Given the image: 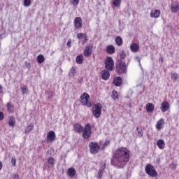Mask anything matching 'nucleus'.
<instances>
[{
	"mask_svg": "<svg viewBox=\"0 0 179 179\" xmlns=\"http://www.w3.org/2000/svg\"><path fill=\"white\" fill-rule=\"evenodd\" d=\"M130 157L131 151L125 147H120L113 154L111 164L117 169H124L128 164Z\"/></svg>",
	"mask_w": 179,
	"mask_h": 179,
	"instance_id": "nucleus-1",
	"label": "nucleus"
},
{
	"mask_svg": "<svg viewBox=\"0 0 179 179\" xmlns=\"http://www.w3.org/2000/svg\"><path fill=\"white\" fill-rule=\"evenodd\" d=\"M128 64H129V60L127 62V65L123 60H118L116 63V72L121 75L122 73H127L128 71Z\"/></svg>",
	"mask_w": 179,
	"mask_h": 179,
	"instance_id": "nucleus-2",
	"label": "nucleus"
},
{
	"mask_svg": "<svg viewBox=\"0 0 179 179\" xmlns=\"http://www.w3.org/2000/svg\"><path fill=\"white\" fill-rule=\"evenodd\" d=\"M145 171L150 177H157L158 173L155 166L150 164H147L145 166Z\"/></svg>",
	"mask_w": 179,
	"mask_h": 179,
	"instance_id": "nucleus-3",
	"label": "nucleus"
},
{
	"mask_svg": "<svg viewBox=\"0 0 179 179\" xmlns=\"http://www.w3.org/2000/svg\"><path fill=\"white\" fill-rule=\"evenodd\" d=\"M101 108H103V106L100 103L94 105L92 108V114L95 118H100L101 115Z\"/></svg>",
	"mask_w": 179,
	"mask_h": 179,
	"instance_id": "nucleus-4",
	"label": "nucleus"
},
{
	"mask_svg": "<svg viewBox=\"0 0 179 179\" xmlns=\"http://www.w3.org/2000/svg\"><path fill=\"white\" fill-rule=\"evenodd\" d=\"M83 132V138L84 139H89L92 136V125L90 123L86 124Z\"/></svg>",
	"mask_w": 179,
	"mask_h": 179,
	"instance_id": "nucleus-5",
	"label": "nucleus"
},
{
	"mask_svg": "<svg viewBox=\"0 0 179 179\" xmlns=\"http://www.w3.org/2000/svg\"><path fill=\"white\" fill-rule=\"evenodd\" d=\"M90 152L92 155H97L100 152V145L96 142L92 141L89 144Z\"/></svg>",
	"mask_w": 179,
	"mask_h": 179,
	"instance_id": "nucleus-6",
	"label": "nucleus"
},
{
	"mask_svg": "<svg viewBox=\"0 0 179 179\" xmlns=\"http://www.w3.org/2000/svg\"><path fill=\"white\" fill-rule=\"evenodd\" d=\"M89 100H90V96L87 94V93L85 92L83 95H81L80 103L83 104V106H87L89 108L92 107V103H89Z\"/></svg>",
	"mask_w": 179,
	"mask_h": 179,
	"instance_id": "nucleus-7",
	"label": "nucleus"
},
{
	"mask_svg": "<svg viewBox=\"0 0 179 179\" xmlns=\"http://www.w3.org/2000/svg\"><path fill=\"white\" fill-rule=\"evenodd\" d=\"M105 66L108 71H111L114 68V60L113 59V57H108L106 58Z\"/></svg>",
	"mask_w": 179,
	"mask_h": 179,
	"instance_id": "nucleus-8",
	"label": "nucleus"
},
{
	"mask_svg": "<svg viewBox=\"0 0 179 179\" xmlns=\"http://www.w3.org/2000/svg\"><path fill=\"white\" fill-rule=\"evenodd\" d=\"M92 52H93V45L90 44L85 46L83 52V55L87 58H89V57H92Z\"/></svg>",
	"mask_w": 179,
	"mask_h": 179,
	"instance_id": "nucleus-9",
	"label": "nucleus"
},
{
	"mask_svg": "<svg viewBox=\"0 0 179 179\" xmlns=\"http://www.w3.org/2000/svg\"><path fill=\"white\" fill-rule=\"evenodd\" d=\"M56 138L55 132L54 131H50L47 134V142L48 143L54 142Z\"/></svg>",
	"mask_w": 179,
	"mask_h": 179,
	"instance_id": "nucleus-10",
	"label": "nucleus"
},
{
	"mask_svg": "<svg viewBox=\"0 0 179 179\" xmlns=\"http://www.w3.org/2000/svg\"><path fill=\"white\" fill-rule=\"evenodd\" d=\"M46 166L48 169H51L55 166V159L52 157H49L46 162Z\"/></svg>",
	"mask_w": 179,
	"mask_h": 179,
	"instance_id": "nucleus-11",
	"label": "nucleus"
},
{
	"mask_svg": "<svg viewBox=\"0 0 179 179\" xmlns=\"http://www.w3.org/2000/svg\"><path fill=\"white\" fill-rule=\"evenodd\" d=\"M106 170V163L102 164L100 166V169L98 171V173L96 175L97 178L102 179L103 178V171Z\"/></svg>",
	"mask_w": 179,
	"mask_h": 179,
	"instance_id": "nucleus-12",
	"label": "nucleus"
},
{
	"mask_svg": "<svg viewBox=\"0 0 179 179\" xmlns=\"http://www.w3.org/2000/svg\"><path fill=\"white\" fill-rule=\"evenodd\" d=\"M161 110L162 113H166L170 110V103L167 101H163L161 105Z\"/></svg>",
	"mask_w": 179,
	"mask_h": 179,
	"instance_id": "nucleus-13",
	"label": "nucleus"
},
{
	"mask_svg": "<svg viewBox=\"0 0 179 179\" xmlns=\"http://www.w3.org/2000/svg\"><path fill=\"white\" fill-rule=\"evenodd\" d=\"M74 26L76 29H82V18L76 17L74 20Z\"/></svg>",
	"mask_w": 179,
	"mask_h": 179,
	"instance_id": "nucleus-14",
	"label": "nucleus"
},
{
	"mask_svg": "<svg viewBox=\"0 0 179 179\" xmlns=\"http://www.w3.org/2000/svg\"><path fill=\"white\" fill-rule=\"evenodd\" d=\"M101 78L103 79V80H108V79L110 78V71L108 70H103L101 72Z\"/></svg>",
	"mask_w": 179,
	"mask_h": 179,
	"instance_id": "nucleus-15",
	"label": "nucleus"
},
{
	"mask_svg": "<svg viewBox=\"0 0 179 179\" xmlns=\"http://www.w3.org/2000/svg\"><path fill=\"white\" fill-rule=\"evenodd\" d=\"M106 52L110 55L115 54V47H114L113 45L107 46Z\"/></svg>",
	"mask_w": 179,
	"mask_h": 179,
	"instance_id": "nucleus-16",
	"label": "nucleus"
},
{
	"mask_svg": "<svg viewBox=\"0 0 179 179\" xmlns=\"http://www.w3.org/2000/svg\"><path fill=\"white\" fill-rule=\"evenodd\" d=\"M74 130L76 132L81 134V132H83V127L79 123H76L74 125Z\"/></svg>",
	"mask_w": 179,
	"mask_h": 179,
	"instance_id": "nucleus-17",
	"label": "nucleus"
},
{
	"mask_svg": "<svg viewBox=\"0 0 179 179\" xmlns=\"http://www.w3.org/2000/svg\"><path fill=\"white\" fill-rule=\"evenodd\" d=\"M115 43L117 47H122V45L124 44V41L122 40V38L121 36H116L115 39Z\"/></svg>",
	"mask_w": 179,
	"mask_h": 179,
	"instance_id": "nucleus-18",
	"label": "nucleus"
},
{
	"mask_svg": "<svg viewBox=\"0 0 179 179\" xmlns=\"http://www.w3.org/2000/svg\"><path fill=\"white\" fill-rule=\"evenodd\" d=\"M160 16V10H152L150 12V17L157 18Z\"/></svg>",
	"mask_w": 179,
	"mask_h": 179,
	"instance_id": "nucleus-19",
	"label": "nucleus"
},
{
	"mask_svg": "<svg viewBox=\"0 0 179 179\" xmlns=\"http://www.w3.org/2000/svg\"><path fill=\"white\" fill-rule=\"evenodd\" d=\"M122 83V78L121 77H116L113 80V85L117 87L121 86Z\"/></svg>",
	"mask_w": 179,
	"mask_h": 179,
	"instance_id": "nucleus-20",
	"label": "nucleus"
},
{
	"mask_svg": "<svg viewBox=\"0 0 179 179\" xmlns=\"http://www.w3.org/2000/svg\"><path fill=\"white\" fill-rule=\"evenodd\" d=\"M67 174L69 177H75V174H76V170H75V168H69L67 170Z\"/></svg>",
	"mask_w": 179,
	"mask_h": 179,
	"instance_id": "nucleus-21",
	"label": "nucleus"
},
{
	"mask_svg": "<svg viewBox=\"0 0 179 179\" xmlns=\"http://www.w3.org/2000/svg\"><path fill=\"white\" fill-rule=\"evenodd\" d=\"M146 110L148 113H153V111H155V105H153V103H148L146 105Z\"/></svg>",
	"mask_w": 179,
	"mask_h": 179,
	"instance_id": "nucleus-22",
	"label": "nucleus"
},
{
	"mask_svg": "<svg viewBox=\"0 0 179 179\" xmlns=\"http://www.w3.org/2000/svg\"><path fill=\"white\" fill-rule=\"evenodd\" d=\"M77 38L82 39L84 38L83 43L87 42V36H86V34L83 33H79L77 34Z\"/></svg>",
	"mask_w": 179,
	"mask_h": 179,
	"instance_id": "nucleus-23",
	"label": "nucleus"
},
{
	"mask_svg": "<svg viewBox=\"0 0 179 179\" xmlns=\"http://www.w3.org/2000/svg\"><path fill=\"white\" fill-rule=\"evenodd\" d=\"M157 146H158L159 149L163 150L164 149V146H166V143L163 139H159L157 142Z\"/></svg>",
	"mask_w": 179,
	"mask_h": 179,
	"instance_id": "nucleus-24",
	"label": "nucleus"
},
{
	"mask_svg": "<svg viewBox=\"0 0 179 179\" xmlns=\"http://www.w3.org/2000/svg\"><path fill=\"white\" fill-rule=\"evenodd\" d=\"M164 124V119L162 118L157 121L156 124L157 129H161L163 128V125Z\"/></svg>",
	"mask_w": 179,
	"mask_h": 179,
	"instance_id": "nucleus-25",
	"label": "nucleus"
},
{
	"mask_svg": "<svg viewBox=\"0 0 179 179\" xmlns=\"http://www.w3.org/2000/svg\"><path fill=\"white\" fill-rule=\"evenodd\" d=\"M130 50L132 52H138L139 50V45L136 43H133L130 46Z\"/></svg>",
	"mask_w": 179,
	"mask_h": 179,
	"instance_id": "nucleus-26",
	"label": "nucleus"
},
{
	"mask_svg": "<svg viewBox=\"0 0 179 179\" xmlns=\"http://www.w3.org/2000/svg\"><path fill=\"white\" fill-rule=\"evenodd\" d=\"M34 129V125H33V124H30L25 129L24 133L26 134V135H27V134H29V132H31V131H33Z\"/></svg>",
	"mask_w": 179,
	"mask_h": 179,
	"instance_id": "nucleus-27",
	"label": "nucleus"
},
{
	"mask_svg": "<svg viewBox=\"0 0 179 179\" xmlns=\"http://www.w3.org/2000/svg\"><path fill=\"white\" fill-rule=\"evenodd\" d=\"M171 78L173 82H177L178 80V74L177 73H171Z\"/></svg>",
	"mask_w": 179,
	"mask_h": 179,
	"instance_id": "nucleus-28",
	"label": "nucleus"
},
{
	"mask_svg": "<svg viewBox=\"0 0 179 179\" xmlns=\"http://www.w3.org/2000/svg\"><path fill=\"white\" fill-rule=\"evenodd\" d=\"M137 136L138 138H142L143 136V130L139 127H136Z\"/></svg>",
	"mask_w": 179,
	"mask_h": 179,
	"instance_id": "nucleus-29",
	"label": "nucleus"
},
{
	"mask_svg": "<svg viewBox=\"0 0 179 179\" xmlns=\"http://www.w3.org/2000/svg\"><path fill=\"white\" fill-rule=\"evenodd\" d=\"M44 61H45V58L44 57V55H38L37 62H38V64H43Z\"/></svg>",
	"mask_w": 179,
	"mask_h": 179,
	"instance_id": "nucleus-30",
	"label": "nucleus"
},
{
	"mask_svg": "<svg viewBox=\"0 0 179 179\" xmlns=\"http://www.w3.org/2000/svg\"><path fill=\"white\" fill-rule=\"evenodd\" d=\"M15 117H10L8 120L9 127H11L12 128H13L15 127Z\"/></svg>",
	"mask_w": 179,
	"mask_h": 179,
	"instance_id": "nucleus-31",
	"label": "nucleus"
},
{
	"mask_svg": "<svg viewBox=\"0 0 179 179\" xmlns=\"http://www.w3.org/2000/svg\"><path fill=\"white\" fill-rule=\"evenodd\" d=\"M112 99L113 100H118V99H120V95L117 91L112 92Z\"/></svg>",
	"mask_w": 179,
	"mask_h": 179,
	"instance_id": "nucleus-32",
	"label": "nucleus"
},
{
	"mask_svg": "<svg viewBox=\"0 0 179 179\" xmlns=\"http://www.w3.org/2000/svg\"><path fill=\"white\" fill-rule=\"evenodd\" d=\"M76 63L80 64L83 62V55H80L76 57Z\"/></svg>",
	"mask_w": 179,
	"mask_h": 179,
	"instance_id": "nucleus-33",
	"label": "nucleus"
},
{
	"mask_svg": "<svg viewBox=\"0 0 179 179\" xmlns=\"http://www.w3.org/2000/svg\"><path fill=\"white\" fill-rule=\"evenodd\" d=\"M21 92L22 94H27L29 92V87L26 85L21 87Z\"/></svg>",
	"mask_w": 179,
	"mask_h": 179,
	"instance_id": "nucleus-34",
	"label": "nucleus"
},
{
	"mask_svg": "<svg viewBox=\"0 0 179 179\" xmlns=\"http://www.w3.org/2000/svg\"><path fill=\"white\" fill-rule=\"evenodd\" d=\"M7 111L8 113H13V105L10 103H7Z\"/></svg>",
	"mask_w": 179,
	"mask_h": 179,
	"instance_id": "nucleus-35",
	"label": "nucleus"
},
{
	"mask_svg": "<svg viewBox=\"0 0 179 179\" xmlns=\"http://www.w3.org/2000/svg\"><path fill=\"white\" fill-rule=\"evenodd\" d=\"M74 75H76V69H75L74 67H72L69 72V76H73Z\"/></svg>",
	"mask_w": 179,
	"mask_h": 179,
	"instance_id": "nucleus-36",
	"label": "nucleus"
},
{
	"mask_svg": "<svg viewBox=\"0 0 179 179\" xmlns=\"http://www.w3.org/2000/svg\"><path fill=\"white\" fill-rule=\"evenodd\" d=\"M113 3L114 6H116L117 8H120V6H121V0H113Z\"/></svg>",
	"mask_w": 179,
	"mask_h": 179,
	"instance_id": "nucleus-37",
	"label": "nucleus"
},
{
	"mask_svg": "<svg viewBox=\"0 0 179 179\" xmlns=\"http://www.w3.org/2000/svg\"><path fill=\"white\" fill-rule=\"evenodd\" d=\"M120 58V59H124L125 57H127V53H125V51L122 50L119 52Z\"/></svg>",
	"mask_w": 179,
	"mask_h": 179,
	"instance_id": "nucleus-38",
	"label": "nucleus"
},
{
	"mask_svg": "<svg viewBox=\"0 0 179 179\" xmlns=\"http://www.w3.org/2000/svg\"><path fill=\"white\" fill-rule=\"evenodd\" d=\"M171 11L173 12V13H176L177 10L179 9V6L178 5H173L171 6Z\"/></svg>",
	"mask_w": 179,
	"mask_h": 179,
	"instance_id": "nucleus-39",
	"label": "nucleus"
},
{
	"mask_svg": "<svg viewBox=\"0 0 179 179\" xmlns=\"http://www.w3.org/2000/svg\"><path fill=\"white\" fill-rule=\"evenodd\" d=\"M31 5V0H24V6L28 7Z\"/></svg>",
	"mask_w": 179,
	"mask_h": 179,
	"instance_id": "nucleus-40",
	"label": "nucleus"
},
{
	"mask_svg": "<svg viewBox=\"0 0 179 179\" xmlns=\"http://www.w3.org/2000/svg\"><path fill=\"white\" fill-rule=\"evenodd\" d=\"M11 163L13 167H15L16 166V158L12 157Z\"/></svg>",
	"mask_w": 179,
	"mask_h": 179,
	"instance_id": "nucleus-41",
	"label": "nucleus"
},
{
	"mask_svg": "<svg viewBox=\"0 0 179 179\" xmlns=\"http://www.w3.org/2000/svg\"><path fill=\"white\" fill-rule=\"evenodd\" d=\"M5 118L3 112L0 111V121H2Z\"/></svg>",
	"mask_w": 179,
	"mask_h": 179,
	"instance_id": "nucleus-42",
	"label": "nucleus"
},
{
	"mask_svg": "<svg viewBox=\"0 0 179 179\" xmlns=\"http://www.w3.org/2000/svg\"><path fill=\"white\" fill-rule=\"evenodd\" d=\"M79 3V0H73V4L74 6H76Z\"/></svg>",
	"mask_w": 179,
	"mask_h": 179,
	"instance_id": "nucleus-43",
	"label": "nucleus"
},
{
	"mask_svg": "<svg viewBox=\"0 0 179 179\" xmlns=\"http://www.w3.org/2000/svg\"><path fill=\"white\" fill-rule=\"evenodd\" d=\"M13 179H19V175L17 173L13 174Z\"/></svg>",
	"mask_w": 179,
	"mask_h": 179,
	"instance_id": "nucleus-44",
	"label": "nucleus"
},
{
	"mask_svg": "<svg viewBox=\"0 0 179 179\" xmlns=\"http://www.w3.org/2000/svg\"><path fill=\"white\" fill-rule=\"evenodd\" d=\"M72 44V41L71 40H69L68 43H67V47H69V48H71V45Z\"/></svg>",
	"mask_w": 179,
	"mask_h": 179,
	"instance_id": "nucleus-45",
	"label": "nucleus"
},
{
	"mask_svg": "<svg viewBox=\"0 0 179 179\" xmlns=\"http://www.w3.org/2000/svg\"><path fill=\"white\" fill-rule=\"evenodd\" d=\"M25 66H27V68H30V63L25 62H24Z\"/></svg>",
	"mask_w": 179,
	"mask_h": 179,
	"instance_id": "nucleus-46",
	"label": "nucleus"
},
{
	"mask_svg": "<svg viewBox=\"0 0 179 179\" xmlns=\"http://www.w3.org/2000/svg\"><path fill=\"white\" fill-rule=\"evenodd\" d=\"M3 87H2V85H0V94L3 93Z\"/></svg>",
	"mask_w": 179,
	"mask_h": 179,
	"instance_id": "nucleus-47",
	"label": "nucleus"
},
{
	"mask_svg": "<svg viewBox=\"0 0 179 179\" xmlns=\"http://www.w3.org/2000/svg\"><path fill=\"white\" fill-rule=\"evenodd\" d=\"M2 167H3L2 162H0V171L2 170Z\"/></svg>",
	"mask_w": 179,
	"mask_h": 179,
	"instance_id": "nucleus-48",
	"label": "nucleus"
},
{
	"mask_svg": "<svg viewBox=\"0 0 179 179\" xmlns=\"http://www.w3.org/2000/svg\"><path fill=\"white\" fill-rule=\"evenodd\" d=\"M138 62H139L140 66H142V65L141 64V60L140 59H138Z\"/></svg>",
	"mask_w": 179,
	"mask_h": 179,
	"instance_id": "nucleus-49",
	"label": "nucleus"
},
{
	"mask_svg": "<svg viewBox=\"0 0 179 179\" xmlns=\"http://www.w3.org/2000/svg\"><path fill=\"white\" fill-rule=\"evenodd\" d=\"M107 144H108V143H107V142H106V143H105V145H107Z\"/></svg>",
	"mask_w": 179,
	"mask_h": 179,
	"instance_id": "nucleus-50",
	"label": "nucleus"
},
{
	"mask_svg": "<svg viewBox=\"0 0 179 179\" xmlns=\"http://www.w3.org/2000/svg\"><path fill=\"white\" fill-rule=\"evenodd\" d=\"M0 55H1V52H0Z\"/></svg>",
	"mask_w": 179,
	"mask_h": 179,
	"instance_id": "nucleus-51",
	"label": "nucleus"
}]
</instances>
